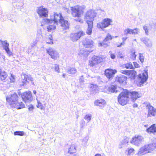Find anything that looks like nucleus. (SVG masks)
Returning <instances> with one entry per match:
<instances>
[{
    "instance_id": "obj_1",
    "label": "nucleus",
    "mask_w": 156,
    "mask_h": 156,
    "mask_svg": "<svg viewBox=\"0 0 156 156\" xmlns=\"http://www.w3.org/2000/svg\"><path fill=\"white\" fill-rule=\"evenodd\" d=\"M7 102L10 105H12L14 108L17 109H20L25 107V105L22 102H18V97L16 93L9 95L6 97Z\"/></svg>"
},
{
    "instance_id": "obj_2",
    "label": "nucleus",
    "mask_w": 156,
    "mask_h": 156,
    "mask_svg": "<svg viewBox=\"0 0 156 156\" xmlns=\"http://www.w3.org/2000/svg\"><path fill=\"white\" fill-rule=\"evenodd\" d=\"M154 143L145 145L140 148L136 154L138 156H142L146 154L150 153L154 150Z\"/></svg>"
},
{
    "instance_id": "obj_3",
    "label": "nucleus",
    "mask_w": 156,
    "mask_h": 156,
    "mask_svg": "<svg viewBox=\"0 0 156 156\" xmlns=\"http://www.w3.org/2000/svg\"><path fill=\"white\" fill-rule=\"evenodd\" d=\"M130 98L129 97V90H124L121 92L118 97V101L119 104L124 105H126L129 101Z\"/></svg>"
},
{
    "instance_id": "obj_4",
    "label": "nucleus",
    "mask_w": 156,
    "mask_h": 156,
    "mask_svg": "<svg viewBox=\"0 0 156 156\" xmlns=\"http://www.w3.org/2000/svg\"><path fill=\"white\" fill-rule=\"evenodd\" d=\"M63 17L62 16L61 14L58 13L57 12H54V15L53 19L51 18L48 19L44 18L43 19V22L45 24H51L53 23L54 24H57L58 21L59 22L61 19H62Z\"/></svg>"
},
{
    "instance_id": "obj_5",
    "label": "nucleus",
    "mask_w": 156,
    "mask_h": 156,
    "mask_svg": "<svg viewBox=\"0 0 156 156\" xmlns=\"http://www.w3.org/2000/svg\"><path fill=\"white\" fill-rule=\"evenodd\" d=\"M72 11V15L75 17L79 18L81 16V14H83V11L81 7L79 5H76L74 7H71Z\"/></svg>"
},
{
    "instance_id": "obj_6",
    "label": "nucleus",
    "mask_w": 156,
    "mask_h": 156,
    "mask_svg": "<svg viewBox=\"0 0 156 156\" xmlns=\"http://www.w3.org/2000/svg\"><path fill=\"white\" fill-rule=\"evenodd\" d=\"M96 13L93 10L88 11L86 13L84 16V20L87 23L90 22L93 23V21L94 18L96 16Z\"/></svg>"
},
{
    "instance_id": "obj_7",
    "label": "nucleus",
    "mask_w": 156,
    "mask_h": 156,
    "mask_svg": "<svg viewBox=\"0 0 156 156\" xmlns=\"http://www.w3.org/2000/svg\"><path fill=\"white\" fill-rule=\"evenodd\" d=\"M112 22V20L109 18H105L102 20L101 22L97 23V27L98 28L104 30L105 28L110 26Z\"/></svg>"
},
{
    "instance_id": "obj_8",
    "label": "nucleus",
    "mask_w": 156,
    "mask_h": 156,
    "mask_svg": "<svg viewBox=\"0 0 156 156\" xmlns=\"http://www.w3.org/2000/svg\"><path fill=\"white\" fill-rule=\"evenodd\" d=\"M144 141V137L141 135H135L133 137L130 143L136 146H139Z\"/></svg>"
},
{
    "instance_id": "obj_9",
    "label": "nucleus",
    "mask_w": 156,
    "mask_h": 156,
    "mask_svg": "<svg viewBox=\"0 0 156 156\" xmlns=\"http://www.w3.org/2000/svg\"><path fill=\"white\" fill-rule=\"evenodd\" d=\"M21 97L23 101L26 103H29L33 99L32 94L29 91L23 93L21 95Z\"/></svg>"
},
{
    "instance_id": "obj_10",
    "label": "nucleus",
    "mask_w": 156,
    "mask_h": 156,
    "mask_svg": "<svg viewBox=\"0 0 156 156\" xmlns=\"http://www.w3.org/2000/svg\"><path fill=\"white\" fill-rule=\"evenodd\" d=\"M103 59L102 57L97 56L94 55L89 62V65L90 66H93L97 65L101 62Z\"/></svg>"
},
{
    "instance_id": "obj_11",
    "label": "nucleus",
    "mask_w": 156,
    "mask_h": 156,
    "mask_svg": "<svg viewBox=\"0 0 156 156\" xmlns=\"http://www.w3.org/2000/svg\"><path fill=\"white\" fill-rule=\"evenodd\" d=\"M84 34V33L82 31H80L77 33H72L70 35V39L73 42L76 41Z\"/></svg>"
},
{
    "instance_id": "obj_12",
    "label": "nucleus",
    "mask_w": 156,
    "mask_h": 156,
    "mask_svg": "<svg viewBox=\"0 0 156 156\" xmlns=\"http://www.w3.org/2000/svg\"><path fill=\"white\" fill-rule=\"evenodd\" d=\"M148 77L147 70L145 71L144 73L138 75V79L140 85H142L146 82Z\"/></svg>"
},
{
    "instance_id": "obj_13",
    "label": "nucleus",
    "mask_w": 156,
    "mask_h": 156,
    "mask_svg": "<svg viewBox=\"0 0 156 156\" xmlns=\"http://www.w3.org/2000/svg\"><path fill=\"white\" fill-rule=\"evenodd\" d=\"M116 73V70L109 68L105 70V74L109 80H112L115 74Z\"/></svg>"
},
{
    "instance_id": "obj_14",
    "label": "nucleus",
    "mask_w": 156,
    "mask_h": 156,
    "mask_svg": "<svg viewBox=\"0 0 156 156\" xmlns=\"http://www.w3.org/2000/svg\"><path fill=\"white\" fill-rule=\"evenodd\" d=\"M37 12L40 17H47L48 16V11L47 9L41 6L38 8Z\"/></svg>"
},
{
    "instance_id": "obj_15",
    "label": "nucleus",
    "mask_w": 156,
    "mask_h": 156,
    "mask_svg": "<svg viewBox=\"0 0 156 156\" xmlns=\"http://www.w3.org/2000/svg\"><path fill=\"white\" fill-rule=\"evenodd\" d=\"M48 53L51 56V58L54 59H56L58 57V53L55 49L49 48L46 49Z\"/></svg>"
},
{
    "instance_id": "obj_16",
    "label": "nucleus",
    "mask_w": 156,
    "mask_h": 156,
    "mask_svg": "<svg viewBox=\"0 0 156 156\" xmlns=\"http://www.w3.org/2000/svg\"><path fill=\"white\" fill-rule=\"evenodd\" d=\"M147 108L148 109V113L147 117H150L152 116H154L156 115V109L148 103L146 105Z\"/></svg>"
},
{
    "instance_id": "obj_17",
    "label": "nucleus",
    "mask_w": 156,
    "mask_h": 156,
    "mask_svg": "<svg viewBox=\"0 0 156 156\" xmlns=\"http://www.w3.org/2000/svg\"><path fill=\"white\" fill-rule=\"evenodd\" d=\"M83 44L86 48H90L92 49L94 48V42L90 39L86 38L83 40Z\"/></svg>"
},
{
    "instance_id": "obj_18",
    "label": "nucleus",
    "mask_w": 156,
    "mask_h": 156,
    "mask_svg": "<svg viewBox=\"0 0 156 156\" xmlns=\"http://www.w3.org/2000/svg\"><path fill=\"white\" fill-rule=\"evenodd\" d=\"M129 96L130 97L131 101L134 102L137 98L141 97V94L137 91L129 90Z\"/></svg>"
},
{
    "instance_id": "obj_19",
    "label": "nucleus",
    "mask_w": 156,
    "mask_h": 156,
    "mask_svg": "<svg viewBox=\"0 0 156 156\" xmlns=\"http://www.w3.org/2000/svg\"><path fill=\"white\" fill-rule=\"evenodd\" d=\"M0 43H1L2 45L3 49L5 50L6 53L10 56L12 54V52L10 51L9 46V44L7 43L6 41H3L0 40Z\"/></svg>"
},
{
    "instance_id": "obj_20",
    "label": "nucleus",
    "mask_w": 156,
    "mask_h": 156,
    "mask_svg": "<svg viewBox=\"0 0 156 156\" xmlns=\"http://www.w3.org/2000/svg\"><path fill=\"white\" fill-rule=\"evenodd\" d=\"M112 38L111 35L110 34H108L103 41L99 43L100 46H103L105 48L107 47L108 46V44L109 42L108 41L111 40Z\"/></svg>"
},
{
    "instance_id": "obj_21",
    "label": "nucleus",
    "mask_w": 156,
    "mask_h": 156,
    "mask_svg": "<svg viewBox=\"0 0 156 156\" xmlns=\"http://www.w3.org/2000/svg\"><path fill=\"white\" fill-rule=\"evenodd\" d=\"M22 82L24 83H28L29 81L32 80L33 78L30 76L25 74H23L22 75Z\"/></svg>"
},
{
    "instance_id": "obj_22",
    "label": "nucleus",
    "mask_w": 156,
    "mask_h": 156,
    "mask_svg": "<svg viewBox=\"0 0 156 156\" xmlns=\"http://www.w3.org/2000/svg\"><path fill=\"white\" fill-rule=\"evenodd\" d=\"M59 22L61 24V26L64 29L66 30L69 28V23L67 20H65L64 18L61 19Z\"/></svg>"
},
{
    "instance_id": "obj_23",
    "label": "nucleus",
    "mask_w": 156,
    "mask_h": 156,
    "mask_svg": "<svg viewBox=\"0 0 156 156\" xmlns=\"http://www.w3.org/2000/svg\"><path fill=\"white\" fill-rule=\"evenodd\" d=\"M140 40L143 42L147 47L151 48L152 47V42L148 38L146 37H142L140 38Z\"/></svg>"
},
{
    "instance_id": "obj_24",
    "label": "nucleus",
    "mask_w": 156,
    "mask_h": 156,
    "mask_svg": "<svg viewBox=\"0 0 156 156\" xmlns=\"http://www.w3.org/2000/svg\"><path fill=\"white\" fill-rule=\"evenodd\" d=\"M90 93L95 94L98 92V88L96 84H91L90 86Z\"/></svg>"
},
{
    "instance_id": "obj_25",
    "label": "nucleus",
    "mask_w": 156,
    "mask_h": 156,
    "mask_svg": "<svg viewBox=\"0 0 156 156\" xmlns=\"http://www.w3.org/2000/svg\"><path fill=\"white\" fill-rule=\"evenodd\" d=\"M94 50L93 49L87 50V49L82 50L80 51L79 53V55L81 56H83L84 57H87L88 55L90 52H92Z\"/></svg>"
},
{
    "instance_id": "obj_26",
    "label": "nucleus",
    "mask_w": 156,
    "mask_h": 156,
    "mask_svg": "<svg viewBox=\"0 0 156 156\" xmlns=\"http://www.w3.org/2000/svg\"><path fill=\"white\" fill-rule=\"evenodd\" d=\"M94 104L95 105L100 107V108H102L105 105L106 102L103 99L97 100L95 102Z\"/></svg>"
},
{
    "instance_id": "obj_27",
    "label": "nucleus",
    "mask_w": 156,
    "mask_h": 156,
    "mask_svg": "<svg viewBox=\"0 0 156 156\" xmlns=\"http://www.w3.org/2000/svg\"><path fill=\"white\" fill-rule=\"evenodd\" d=\"M146 131L149 133H156V124H153L146 129Z\"/></svg>"
},
{
    "instance_id": "obj_28",
    "label": "nucleus",
    "mask_w": 156,
    "mask_h": 156,
    "mask_svg": "<svg viewBox=\"0 0 156 156\" xmlns=\"http://www.w3.org/2000/svg\"><path fill=\"white\" fill-rule=\"evenodd\" d=\"M127 79V77L122 75H120L117 76L115 78V81L120 83H122L125 81Z\"/></svg>"
},
{
    "instance_id": "obj_29",
    "label": "nucleus",
    "mask_w": 156,
    "mask_h": 156,
    "mask_svg": "<svg viewBox=\"0 0 156 156\" xmlns=\"http://www.w3.org/2000/svg\"><path fill=\"white\" fill-rule=\"evenodd\" d=\"M117 89V86L116 85H112L108 87L107 89V92L108 93H111L115 92L116 93L117 90H116Z\"/></svg>"
},
{
    "instance_id": "obj_30",
    "label": "nucleus",
    "mask_w": 156,
    "mask_h": 156,
    "mask_svg": "<svg viewBox=\"0 0 156 156\" xmlns=\"http://www.w3.org/2000/svg\"><path fill=\"white\" fill-rule=\"evenodd\" d=\"M67 73L70 74L74 75L77 73L76 69L73 67H69L67 68L66 69Z\"/></svg>"
},
{
    "instance_id": "obj_31",
    "label": "nucleus",
    "mask_w": 156,
    "mask_h": 156,
    "mask_svg": "<svg viewBox=\"0 0 156 156\" xmlns=\"http://www.w3.org/2000/svg\"><path fill=\"white\" fill-rule=\"evenodd\" d=\"M128 141L127 139H125L120 142L119 146V148H122L124 147L128 144Z\"/></svg>"
},
{
    "instance_id": "obj_32",
    "label": "nucleus",
    "mask_w": 156,
    "mask_h": 156,
    "mask_svg": "<svg viewBox=\"0 0 156 156\" xmlns=\"http://www.w3.org/2000/svg\"><path fill=\"white\" fill-rule=\"evenodd\" d=\"M87 24L88 26V28L86 31V33L88 35H91L92 32L93 23L90 22V23H87Z\"/></svg>"
},
{
    "instance_id": "obj_33",
    "label": "nucleus",
    "mask_w": 156,
    "mask_h": 156,
    "mask_svg": "<svg viewBox=\"0 0 156 156\" xmlns=\"http://www.w3.org/2000/svg\"><path fill=\"white\" fill-rule=\"evenodd\" d=\"M7 76L6 73L4 71H2L1 69H0V79L3 81L5 79Z\"/></svg>"
},
{
    "instance_id": "obj_34",
    "label": "nucleus",
    "mask_w": 156,
    "mask_h": 156,
    "mask_svg": "<svg viewBox=\"0 0 156 156\" xmlns=\"http://www.w3.org/2000/svg\"><path fill=\"white\" fill-rule=\"evenodd\" d=\"M76 148L74 145H72L68 149V152L70 154H73L76 153Z\"/></svg>"
},
{
    "instance_id": "obj_35",
    "label": "nucleus",
    "mask_w": 156,
    "mask_h": 156,
    "mask_svg": "<svg viewBox=\"0 0 156 156\" xmlns=\"http://www.w3.org/2000/svg\"><path fill=\"white\" fill-rule=\"evenodd\" d=\"M133 30L130 28L125 29L124 31V35H127L128 34H133Z\"/></svg>"
},
{
    "instance_id": "obj_36",
    "label": "nucleus",
    "mask_w": 156,
    "mask_h": 156,
    "mask_svg": "<svg viewBox=\"0 0 156 156\" xmlns=\"http://www.w3.org/2000/svg\"><path fill=\"white\" fill-rule=\"evenodd\" d=\"M124 66V67L126 69H133L134 68V67L132 65V63L130 62L125 64Z\"/></svg>"
},
{
    "instance_id": "obj_37",
    "label": "nucleus",
    "mask_w": 156,
    "mask_h": 156,
    "mask_svg": "<svg viewBox=\"0 0 156 156\" xmlns=\"http://www.w3.org/2000/svg\"><path fill=\"white\" fill-rule=\"evenodd\" d=\"M14 135H18L21 136L24 135L25 133L23 131H16L14 133Z\"/></svg>"
},
{
    "instance_id": "obj_38",
    "label": "nucleus",
    "mask_w": 156,
    "mask_h": 156,
    "mask_svg": "<svg viewBox=\"0 0 156 156\" xmlns=\"http://www.w3.org/2000/svg\"><path fill=\"white\" fill-rule=\"evenodd\" d=\"M56 28V26L55 24L50 25L47 27L48 30V31H51Z\"/></svg>"
},
{
    "instance_id": "obj_39",
    "label": "nucleus",
    "mask_w": 156,
    "mask_h": 156,
    "mask_svg": "<svg viewBox=\"0 0 156 156\" xmlns=\"http://www.w3.org/2000/svg\"><path fill=\"white\" fill-rule=\"evenodd\" d=\"M134 149L133 148H131L129 149L128 148V150H126V151H127L128 155H130L134 154Z\"/></svg>"
},
{
    "instance_id": "obj_40",
    "label": "nucleus",
    "mask_w": 156,
    "mask_h": 156,
    "mask_svg": "<svg viewBox=\"0 0 156 156\" xmlns=\"http://www.w3.org/2000/svg\"><path fill=\"white\" fill-rule=\"evenodd\" d=\"M129 75H131L132 77H134L136 76V73L134 70H129Z\"/></svg>"
},
{
    "instance_id": "obj_41",
    "label": "nucleus",
    "mask_w": 156,
    "mask_h": 156,
    "mask_svg": "<svg viewBox=\"0 0 156 156\" xmlns=\"http://www.w3.org/2000/svg\"><path fill=\"white\" fill-rule=\"evenodd\" d=\"M91 115L89 114L86 115L84 117V119L88 122L91 120Z\"/></svg>"
},
{
    "instance_id": "obj_42",
    "label": "nucleus",
    "mask_w": 156,
    "mask_h": 156,
    "mask_svg": "<svg viewBox=\"0 0 156 156\" xmlns=\"http://www.w3.org/2000/svg\"><path fill=\"white\" fill-rule=\"evenodd\" d=\"M143 29L145 31V33L147 35L148 34V27L146 26H143Z\"/></svg>"
},
{
    "instance_id": "obj_43",
    "label": "nucleus",
    "mask_w": 156,
    "mask_h": 156,
    "mask_svg": "<svg viewBox=\"0 0 156 156\" xmlns=\"http://www.w3.org/2000/svg\"><path fill=\"white\" fill-rule=\"evenodd\" d=\"M37 107L40 108L41 110L43 109L42 104L38 100H37Z\"/></svg>"
},
{
    "instance_id": "obj_44",
    "label": "nucleus",
    "mask_w": 156,
    "mask_h": 156,
    "mask_svg": "<svg viewBox=\"0 0 156 156\" xmlns=\"http://www.w3.org/2000/svg\"><path fill=\"white\" fill-rule=\"evenodd\" d=\"M139 59L140 61L142 63H143L144 60V57L143 56V54L141 53L139 54Z\"/></svg>"
},
{
    "instance_id": "obj_45",
    "label": "nucleus",
    "mask_w": 156,
    "mask_h": 156,
    "mask_svg": "<svg viewBox=\"0 0 156 156\" xmlns=\"http://www.w3.org/2000/svg\"><path fill=\"white\" fill-rule=\"evenodd\" d=\"M55 70L58 73L60 72L59 68L58 65L55 64Z\"/></svg>"
},
{
    "instance_id": "obj_46",
    "label": "nucleus",
    "mask_w": 156,
    "mask_h": 156,
    "mask_svg": "<svg viewBox=\"0 0 156 156\" xmlns=\"http://www.w3.org/2000/svg\"><path fill=\"white\" fill-rule=\"evenodd\" d=\"M129 70H121L120 71L121 73L126 75H129Z\"/></svg>"
},
{
    "instance_id": "obj_47",
    "label": "nucleus",
    "mask_w": 156,
    "mask_h": 156,
    "mask_svg": "<svg viewBox=\"0 0 156 156\" xmlns=\"http://www.w3.org/2000/svg\"><path fill=\"white\" fill-rule=\"evenodd\" d=\"M117 56L118 58H123V55L121 52H119L117 53Z\"/></svg>"
},
{
    "instance_id": "obj_48",
    "label": "nucleus",
    "mask_w": 156,
    "mask_h": 156,
    "mask_svg": "<svg viewBox=\"0 0 156 156\" xmlns=\"http://www.w3.org/2000/svg\"><path fill=\"white\" fill-rule=\"evenodd\" d=\"M34 109V107L33 105H31L29 106L28 110L30 112H32Z\"/></svg>"
},
{
    "instance_id": "obj_49",
    "label": "nucleus",
    "mask_w": 156,
    "mask_h": 156,
    "mask_svg": "<svg viewBox=\"0 0 156 156\" xmlns=\"http://www.w3.org/2000/svg\"><path fill=\"white\" fill-rule=\"evenodd\" d=\"M131 55V58L133 60L135 59L136 57V55L135 54V52H134L132 53Z\"/></svg>"
},
{
    "instance_id": "obj_50",
    "label": "nucleus",
    "mask_w": 156,
    "mask_h": 156,
    "mask_svg": "<svg viewBox=\"0 0 156 156\" xmlns=\"http://www.w3.org/2000/svg\"><path fill=\"white\" fill-rule=\"evenodd\" d=\"M133 30H134V31H133V34H137L139 30V29L138 28H135L133 29Z\"/></svg>"
},
{
    "instance_id": "obj_51",
    "label": "nucleus",
    "mask_w": 156,
    "mask_h": 156,
    "mask_svg": "<svg viewBox=\"0 0 156 156\" xmlns=\"http://www.w3.org/2000/svg\"><path fill=\"white\" fill-rule=\"evenodd\" d=\"M80 124L81 125V128H82L85 124V122L83 120H81Z\"/></svg>"
},
{
    "instance_id": "obj_52",
    "label": "nucleus",
    "mask_w": 156,
    "mask_h": 156,
    "mask_svg": "<svg viewBox=\"0 0 156 156\" xmlns=\"http://www.w3.org/2000/svg\"><path fill=\"white\" fill-rule=\"evenodd\" d=\"M133 65L134 67L136 68H138L139 67V64L136 62H133Z\"/></svg>"
},
{
    "instance_id": "obj_53",
    "label": "nucleus",
    "mask_w": 156,
    "mask_h": 156,
    "mask_svg": "<svg viewBox=\"0 0 156 156\" xmlns=\"http://www.w3.org/2000/svg\"><path fill=\"white\" fill-rule=\"evenodd\" d=\"M110 55H111V58L112 59H114L115 58V54H112L111 53Z\"/></svg>"
},
{
    "instance_id": "obj_54",
    "label": "nucleus",
    "mask_w": 156,
    "mask_h": 156,
    "mask_svg": "<svg viewBox=\"0 0 156 156\" xmlns=\"http://www.w3.org/2000/svg\"><path fill=\"white\" fill-rule=\"evenodd\" d=\"M125 44V42L123 41L122 42L120 43L119 44L117 45V47H121L122 45H123Z\"/></svg>"
},
{
    "instance_id": "obj_55",
    "label": "nucleus",
    "mask_w": 156,
    "mask_h": 156,
    "mask_svg": "<svg viewBox=\"0 0 156 156\" xmlns=\"http://www.w3.org/2000/svg\"><path fill=\"white\" fill-rule=\"evenodd\" d=\"M78 21L80 22V23H83V21L82 20L79 18H78Z\"/></svg>"
},
{
    "instance_id": "obj_56",
    "label": "nucleus",
    "mask_w": 156,
    "mask_h": 156,
    "mask_svg": "<svg viewBox=\"0 0 156 156\" xmlns=\"http://www.w3.org/2000/svg\"><path fill=\"white\" fill-rule=\"evenodd\" d=\"M48 38L50 40V41H53V40L52 39V35H49L48 36Z\"/></svg>"
},
{
    "instance_id": "obj_57",
    "label": "nucleus",
    "mask_w": 156,
    "mask_h": 156,
    "mask_svg": "<svg viewBox=\"0 0 156 156\" xmlns=\"http://www.w3.org/2000/svg\"><path fill=\"white\" fill-rule=\"evenodd\" d=\"M88 138L87 137H85L83 139V140L85 141V143H87V142L88 141Z\"/></svg>"
},
{
    "instance_id": "obj_58",
    "label": "nucleus",
    "mask_w": 156,
    "mask_h": 156,
    "mask_svg": "<svg viewBox=\"0 0 156 156\" xmlns=\"http://www.w3.org/2000/svg\"><path fill=\"white\" fill-rule=\"evenodd\" d=\"M46 43L49 44H53V41H47Z\"/></svg>"
},
{
    "instance_id": "obj_59",
    "label": "nucleus",
    "mask_w": 156,
    "mask_h": 156,
    "mask_svg": "<svg viewBox=\"0 0 156 156\" xmlns=\"http://www.w3.org/2000/svg\"><path fill=\"white\" fill-rule=\"evenodd\" d=\"M137 106H138V105L136 103L134 104L133 105V108L137 107Z\"/></svg>"
},
{
    "instance_id": "obj_60",
    "label": "nucleus",
    "mask_w": 156,
    "mask_h": 156,
    "mask_svg": "<svg viewBox=\"0 0 156 156\" xmlns=\"http://www.w3.org/2000/svg\"><path fill=\"white\" fill-rule=\"evenodd\" d=\"M127 38V37H123L122 38V39L123 41H124V42L126 40Z\"/></svg>"
},
{
    "instance_id": "obj_61",
    "label": "nucleus",
    "mask_w": 156,
    "mask_h": 156,
    "mask_svg": "<svg viewBox=\"0 0 156 156\" xmlns=\"http://www.w3.org/2000/svg\"><path fill=\"white\" fill-rule=\"evenodd\" d=\"M66 74L65 73H63L62 74V76L63 78H65L66 77Z\"/></svg>"
},
{
    "instance_id": "obj_62",
    "label": "nucleus",
    "mask_w": 156,
    "mask_h": 156,
    "mask_svg": "<svg viewBox=\"0 0 156 156\" xmlns=\"http://www.w3.org/2000/svg\"><path fill=\"white\" fill-rule=\"evenodd\" d=\"M30 81L31 82V84H32V85H34V83L33 82V80L32 79V80H31V81H29V82Z\"/></svg>"
},
{
    "instance_id": "obj_63",
    "label": "nucleus",
    "mask_w": 156,
    "mask_h": 156,
    "mask_svg": "<svg viewBox=\"0 0 156 156\" xmlns=\"http://www.w3.org/2000/svg\"><path fill=\"white\" fill-rule=\"evenodd\" d=\"M95 156H101V155L100 154H95Z\"/></svg>"
},
{
    "instance_id": "obj_64",
    "label": "nucleus",
    "mask_w": 156,
    "mask_h": 156,
    "mask_svg": "<svg viewBox=\"0 0 156 156\" xmlns=\"http://www.w3.org/2000/svg\"><path fill=\"white\" fill-rule=\"evenodd\" d=\"M33 93H34V94H36V90H33Z\"/></svg>"
}]
</instances>
